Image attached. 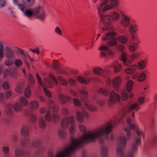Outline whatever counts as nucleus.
<instances>
[{"mask_svg":"<svg viewBox=\"0 0 157 157\" xmlns=\"http://www.w3.org/2000/svg\"><path fill=\"white\" fill-rule=\"evenodd\" d=\"M121 23L122 25L124 27H128L130 25V18L125 15H123L121 20Z\"/></svg>","mask_w":157,"mask_h":157,"instance_id":"aec40b11","label":"nucleus"},{"mask_svg":"<svg viewBox=\"0 0 157 157\" xmlns=\"http://www.w3.org/2000/svg\"><path fill=\"white\" fill-rule=\"evenodd\" d=\"M53 67L56 70H58L60 67V63L58 62H53L52 63Z\"/></svg>","mask_w":157,"mask_h":157,"instance_id":"6e6d98bb","label":"nucleus"},{"mask_svg":"<svg viewBox=\"0 0 157 157\" xmlns=\"http://www.w3.org/2000/svg\"><path fill=\"white\" fill-rule=\"evenodd\" d=\"M23 87L21 83L17 84L15 88L16 92L18 94H21L22 93Z\"/></svg>","mask_w":157,"mask_h":157,"instance_id":"c03bdc74","label":"nucleus"},{"mask_svg":"<svg viewBox=\"0 0 157 157\" xmlns=\"http://www.w3.org/2000/svg\"><path fill=\"white\" fill-rule=\"evenodd\" d=\"M39 104L38 101L33 100L29 103V107L30 109L33 110H36L39 107Z\"/></svg>","mask_w":157,"mask_h":157,"instance_id":"5701e85b","label":"nucleus"},{"mask_svg":"<svg viewBox=\"0 0 157 157\" xmlns=\"http://www.w3.org/2000/svg\"><path fill=\"white\" fill-rule=\"evenodd\" d=\"M17 6L18 9L23 12H24L27 9L26 6L22 3H19Z\"/></svg>","mask_w":157,"mask_h":157,"instance_id":"3c124183","label":"nucleus"},{"mask_svg":"<svg viewBox=\"0 0 157 157\" xmlns=\"http://www.w3.org/2000/svg\"><path fill=\"white\" fill-rule=\"evenodd\" d=\"M29 119L30 121L33 123H36L37 121L36 117L34 114H31L30 115Z\"/></svg>","mask_w":157,"mask_h":157,"instance_id":"603ef678","label":"nucleus"},{"mask_svg":"<svg viewBox=\"0 0 157 157\" xmlns=\"http://www.w3.org/2000/svg\"><path fill=\"white\" fill-rule=\"evenodd\" d=\"M44 150V148L43 146H41L39 147L38 150L36 152L35 154V156L37 155L40 154H41L43 151Z\"/></svg>","mask_w":157,"mask_h":157,"instance_id":"bf43d9fd","label":"nucleus"},{"mask_svg":"<svg viewBox=\"0 0 157 157\" xmlns=\"http://www.w3.org/2000/svg\"><path fill=\"white\" fill-rule=\"evenodd\" d=\"M89 116L88 113L86 112L82 113L78 111L76 113V117L77 120L80 122H82L84 119V116L87 117Z\"/></svg>","mask_w":157,"mask_h":157,"instance_id":"f3484780","label":"nucleus"},{"mask_svg":"<svg viewBox=\"0 0 157 157\" xmlns=\"http://www.w3.org/2000/svg\"><path fill=\"white\" fill-rule=\"evenodd\" d=\"M7 75H9L12 78H15L17 75V72L15 68H12L5 71L4 72L3 77L5 78Z\"/></svg>","mask_w":157,"mask_h":157,"instance_id":"2eb2a0df","label":"nucleus"},{"mask_svg":"<svg viewBox=\"0 0 157 157\" xmlns=\"http://www.w3.org/2000/svg\"><path fill=\"white\" fill-rule=\"evenodd\" d=\"M3 57V46L1 44L0 45V61Z\"/></svg>","mask_w":157,"mask_h":157,"instance_id":"052dcab7","label":"nucleus"},{"mask_svg":"<svg viewBox=\"0 0 157 157\" xmlns=\"http://www.w3.org/2000/svg\"><path fill=\"white\" fill-rule=\"evenodd\" d=\"M48 106L52 111L55 112H57L59 110L58 105L52 100H49L48 101Z\"/></svg>","mask_w":157,"mask_h":157,"instance_id":"6ab92c4d","label":"nucleus"},{"mask_svg":"<svg viewBox=\"0 0 157 157\" xmlns=\"http://www.w3.org/2000/svg\"><path fill=\"white\" fill-rule=\"evenodd\" d=\"M33 15H34L33 9L31 10L26 9L23 13V15L29 18H30Z\"/></svg>","mask_w":157,"mask_h":157,"instance_id":"2f4dec72","label":"nucleus"},{"mask_svg":"<svg viewBox=\"0 0 157 157\" xmlns=\"http://www.w3.org/2000/svg\"><path fill=\"white\" fill-rule=\"evenodd\" d=\"M74 104L76 106H80L81 105V102L80 101L77 99H74L73 100Z\"/></svg>","mask_w":157,"mask_h":157,"instance_id":"338daca9","label":"nucleus"},{"mask_svg":"<svg viewBox=\"0 0 157 157\" xmlns=\"http://www.w3.org/2000/svg\"><path fill=\"white\" fill-rule=\"evenodd\" d=\"M23 59L25 65L27 67V68L28 69H30V66L29 62L27 60V59L28 58V55L26 54L24 52L21 55Z\"/></svg>","mask_w":157,"mask_h":157,"instance_id":"7c9ffc66","label":"nucleus"},{"mask_svg":"<svg viewBox=\"0 0 157 157\" xmlns=\"http://www.w3.org/2000/svg\"><path fill=\"white\" fill-rule=\"evenodd\" d=\"M128 126L125 128L124 131L127 138L124 136H121L119 138V147L117 148V157H134L136 152L138 146L141 144L140 137H143V133L136 128L135 125L130 124L131 119L127 120ZM101 157H108V148L104 146L100 148Z\"/></svg>","mask_w":157,"mask_h":157,"instance_id":"f257e3e1","label":"nucleus"},{"mask_svg":"<svg viewBox=\"0 0 157 157\" xmlns=\"http://www.w3.org/2000/svg\"><path fill=\"white\" fill-rule=\"evenodd\" d=\"M22 2L27 6H30L33 5L35 0H22Z\"/></svg>","mask_w":157,"mask_h":157,"instance_id":"49530a36","label":"nucleus"},{"mask_svg":"<svg viewBox=\"0 0 157 157\" xmlns=\"http://www.w3.org/2000/svg\"><path fill=\"white\" fill-rule=\"evenodd\" d=\"M41 142L40 140L33 141L32 144H30V140L28 138L22 139L20 141V145L22 147L26 146L29 147H38L41 144Z\"/></svg>","mask_w":157,"mask_h":157,"instance_id":"9d476101","label":"nucleus"},{"mask_svg":"<svg viewBox=\"0 0 157 157\" xmlns=\"http://www.w3.org/2000/svg\"><path fill=\"white\" fill-rule=\"evenodd\" d=\"M59 99L60 102L63 104H65L68 101L71 100L70 97L64 96L61 94H59L58 95Z\"/></svg>","mask_w":157,"mask_h":157,"instance_id":"393cba45","label":"nucleus"},{"mask_svg":"<svg viewBox=\"0 0 157 157\" xmlns=\"http://www.w3.org/2000/svg\"><path fill=\"white\" fill-rule=\"evenodd\" d=\"M75 118L72 116L64 117L61 122V126L64 128H67L69 125L71 126L69 128V132L71 134H73L75 132Z\"/></svg>","mask_w":157,"mask_h":157,"instance_id":"0eeeda50","label":"nucleus"},{"mask_svg":"<svg viewBox=\"0 0 157 157\" xmlns=\"http://www.w3.org/2000/svg\"><path fill=\"white\" fill-rule=\"evenodd\" d=\"M121 96L122 100L125 101L127 99L128 96L125 90H123L121 92Z\"/></svg>","mask_w":157,"mask_h":157,"instance_id":"8fccbe9b","label":"nucleus"},{"mask_svg":"<svg viewBox=\"0 0 157 157\" xmlns=\"http://www.w3.org/2000/svg\"><path fill=\"white\" fill-rule=\"evenodd\" d=\"M109 0H103L101 3L97 5V8L99 13L112 9V6L108 4Z\"/></svg>","mask_w":157,"mask_h":157,"instance_id":"9b49d317","label":"nucleus"},{"mask_svg":"<svg viewBox=\"0 0 157 157\" xmlns=\"http://www.w3.org/2000/svg\"><path fill=\"white\" fill-rule=\"evenodd\" d=\"M111 18L112 21H117L119 19L120 17V13L116 11H113L110 13Z\"/></svg>","mask_w":157,"mask_h":157,"instance_id":"b1692460","label":"nucleus"},{"mask_svg":"<svg viewBox=\"0 0 157 157\" xmlns=\"http://www.w3.org/2000/svg\"><path fill=\"white\" fill-rule=\"evenodd\" d=\"M46 12L44 10L42 11L36 17L40 21H43L45 18Z\"/></svg>","mask_w":157,"mask_h":157,"instance_id":"e433bc0d","label":"nucleus"},{"mask_svg":"<svg viewBox=\"0 0 157 157\" xmlns=\"http://www.w3.org/2000/svg\"><path fill=\"white\" fill-rule=\"evenodd\" d=\"M62 112L63 114L65 115H67L69 113L68 109L66 108H63L62 109Z\"/></svg>","mask_w":157,"mask_h":157,"instance_id":"680f3d73","label":"nucleus"},{"mask_svg":"<svg viewBox=\"0 0 157 157\" xmlns=\"http://www.w3.org/2000/svg\"><path fill=\"white\" fill-rule=\"evenodd\" d=\"M138 48V44L136 43H134L131 44L129 47V49L131 52H134Z\"/></svg>","mask_w":157,"mask_h":157,"instance_id":"09e8293b","label":"nucleus"},{"mask_svg":"<svg viewBox=\"0 0 157 157\" xmlns=\"http://www.w3.org/2000/svg\"><path fill=\"white\" fill-rule=\"evenodd\" d=\"M31 94L30 86L28 85L25 88L24 92L25 96L27 98H29Z\"/></svg>","mask_w":157,"mask_h":157,"instance_id":"58836bf2","label":"nucleus"},{"mask_svg":"<svg viewBox=\"0 0 157 157\" xmlns=\"http://www.w3.org/2000/svg\"><path fill=\"white\" fill-rule=\"evenodd\" d=\"M5 55L6 57L8 59H14L15 54L12 49L6 46L5 48Z\"/></svg>","mask_w":157,"mask_h":157,"instance_id":"dca6fc26","label":"nucleus"},{"mask_svg":"<svg viewBox=\"0 0 157 157\" xmlns=\"http://www.w3.org/2000/svg\"><path fill=\"white\" fill-rule=\"evenodd\" d=\"M92 71L93 73L95 75H101L104 78H106L108 80V82L109 83L110 82V79L107 76L106 71L103 70L101 68L98 67H94Z\"/></svg>","mask_w":157,"mask_h":157,"instance_id":"ddd939ff","label":"nucleus"},{"mask_svg":"<svg viewBox=\"0 0 157 157\" xmlns=\"http://www.w3.org/2000/svg\"><path fill=\"white\" fill-rule=\"evenodd\" d=\"M148 63L146 60H141L137 63V66L140 70L144 69L147 64Z\"/></svg>","mask_w":157,"mask_h":157,"instance_id":"bb28decb","label":"nucleus"},{"mask_svg":"<svg viewBox=\"0 0 157 157\" xmlns=\"http://www.w3.org/2000/svg\"><path fill=\"white\" fill-rule=\"evenodd\" d=\"M50 78H45L43 80V83L41 81V79L38 74H36V78L40 85L43 87V89L45 94L46 96L48 98H51L52 95L51 93L44 86V85L48 88H51L54 86V82L56 85H57L58 82L56 78L52 75H49Z\"/></svg>","mask_w":157,"mask_h":157,"instance_id":"39448f33","label":"nucleus"},{"mask_svg":"<svg viewBox=\"0 0 157 157\" xmlns=\"http://www.w3.org/2000/svg\"><path fill=\"white\" fill-rule=\"evenodd\" d=\"M102 13H99L100 15L101 20L103 22L105 27L102 28L103 31L108 30L109 32L107 33L102 38L103 41L107 40L106 44L110 46H116L117 44V39L115 37L116 33L112 32L110 25L112 21L111 17L109 15H103Z\"/></svg>","mask_w":157,"mask_h":157,"instance_id":"20e7f679","label":"nucleus"},{"mask_svg":"<svg viewBox=\"0 0 157 157\" xmlns=\"http://www.w3.org/2000/svg\"><path fill=\"white\" fill-rule=\"evenodd\" d=\"M146 77V74L144 72H142L139 75L138 80L140 82H142L145 80Z\"/></svg>","mask_w":157,"mask_h":157,"instance_id":"72a5a7b5","label":"nucleus"},{"mask_svg":"<svg viewBox=\"0 0 157 157\" xmlns=\"http://www.w3.org/2000/svg\"><path fill=\"white\" fill-rule=\"evenodd\" d=\"M44 10L43 8L41 6H39L33 9L34 15L37 16Z\"/></svg>","mask_w":157,"mask_h":157,"instance_id":"c85d7f7f","label":"nucleus"},{"mask_svg":"<svg viewBox=\"0 0 157 157\" xmlns=\"http://www.w3.org/2000/svg\"><path fill=\"white\" fill-rule=\"evenodd\" d=\"M118 39L121 43L125 44L128 41L127 37L125 36H121L118 37Z\"/></svg>","mask_w":157,"mask_h":157,"instance_id":"a18cd8bd","label":"nucleus"},{"mask_svg":"<svg viewBox=\"0 0 157 157\" xmlns=\"http://www.w3.org/2000/svg\"><path fill=\"white\" fill-rule=\"evenodd\" d=\"M68 81L69 84L71 85H75L76 84V81L74 79L69 78L68 79Z\"/></svg>","mask_w":157,"mask_h":157,"instance_id":"e2e57ef3","label":"nucleus"},{"mask_svg":"<svg viewBox=\"0 0 157 157\" xmlns=\"http://www.w3.org/2000/svg\"><path fill=\"white\" fill-rule=\"evenodd\" d=\"M133 82L131 80L128 81L126 85V90L128 92L131 91L133 88Z\"/></svg>","mask_w":157,"mask_h":157,"instance_id":"473e14b6","label":"nucleus"},{"mask_svg":"<svg viewBox=\"0 0 157 157\" xmlns=\"http://www.w3.org/2000/svg\"><path fill=\"white\" fill-rule=\"evenodd\" d=\"M98 93L104 96H109V98L107 100L108 106H111L115 104L117 101H119L120 97L114 91H109L104 88H100L97 90Z\"/></svg>","mask_w":157,"mask_h":157,"instance_id":"423d86ee","label":"nucleus"},{"mask_svg":"<svg viewBox=\"0 0 157 157\" xmlns=\"http://www.w3.org/2000/svg\"><path fill=\"white\" fill-rule=\"evenodd\" d=\"M138 29V26L135 24H133L129 26V30L130 33L133 34L136 32Z\"/></svg>","mask_w":157,"mask_h":157,"instance_id":"c756f323","label":"nucleus"},{"mask_svg":"<svg viewBox=\"0 0 157 157\" xmlns=\"http://www.w3.org/2000/svg\"><path fill=\"white\" fill-rule=\"evenodd\" d=\"M39 125L42 129H44L46 127V124L44 120L42 118H40L39 120Z\"/></svg>","mask_w":157,"mask_h":157,"instance_id":"ea45409f","label":"nucleus"},{"mask_svg":"<svg viewBox=\"0 0 157 157\" xmlns=\"http://www.w3.org/2000/svg\"><path fill=\"white\" fill-rule=\"evenodd\" d=\"M20 103L24 106H27L28 104L27 99L24 97H21L20 98Z\"/></svg>","mask_w":157,"mask_h":157,"instance_id":"37998d69","label":"nucleus"},{"mask_svg":"<svg viewBox=\"0 0 157 157\" xmlns=\"http://www.w3.org/2000/svg\"><path fill=\"white\" fill-rule=\"evenodd\" d=\"M13 108L15 111L20 112L22 110L20 104L18 102L16 103L13 105L12 103H9L6 106L5 110V115L8 117H12L13 115V112L12 110Z\"/></svg>","mask_w":157,"mask_h":157,"instance_id":"1a4fd4ad","label":"nucleus"},{"mask_svg":"<svg viewBox=\"0 0 157 157\" xmlns=\"http://www.w3.org/2000/svg\"><path fill=\"white\" fill-rule=\"evenodd\" d=\"M28 78L29 82L32 84H34L35 82V80L33 76L30 74L28 75Z\"/></svg>","mask_w":157,"mask_h":157,"instance_id":"13d9d810","label":"nucleus"},{"mask_svg":"<svg viewBox=\"0 0 157 157\" xmlns=\"http://www.w3.org/2000/svg\"><path fill=\"white\" fill-rule=\"evenodd\" d=\"M76 78L78 82L86 84H89L91 81H93L94 82L100 81L98 77L94 76L87 78L83 76H77Z\"/></svg>","mask_w":157,"mask_h":157,"instance_id":"f8f14e48","label":"nucleus"},{"mask_svg":"<svg viewBox=\"0 0 157 157\" xmlns=\"http://www.w3.org/2000/svg\"><path fill=\"white\" fill-rule=\"evenodd\" d=\"M6 98H9L12 95V93L10 90H7L5 92Z\"/></svg>","mask_w":157,"mask_h":157,"instance_id":"774afa93","label":"nucleus"},{"mask_svg":"<svg viewBox=\"0 0 157 157\" xmlns=\"http://www.w3.org/2000/svg\"><path fill=\"white\" fill-rule=\"evenodd\" d=\"M111 66L113 67L115 73H117L120 71L122 67L121 65L117 61L111 64Z\"/></svg>","mask_w":157,"mask_h":157,"instance_id":"a878e982","label":"nucleus"},{"mask_svg":"<svg viewBox=\"0 0 157 157\" xmlns=\"http://www.w3.org/2000/svg\"><path fill=\"white\" fill-rule=\"evenodd\" d=\"M127 54L124 52H122L121 55L120 57V59L123 62L125 66H128L132 62V61L127 59Z\"/></svg>","mask_w":157,"mask_h":157,"instance_id":"4be33fe9","label":"nucleus"},{"mask_svg":"<svg viewBox=\"0 0 157 157\" xmlns=\"http://www.w3.org/2000/svg\"><path fill=\"white\" fill-rule=\"evenodd\" d=\"M140 109V106L139 104L137 102H135L132 104L128 106L123 111L121 115H117L115 116L113 119L110 121L106 124L102 125H105L109 124L111 127V131L108 133H106L103 136V143H101L99 139H97L98 140L100 144H102L104 142V140L106 139L110 141L113 140L114 138V137L113 134H111L109 137L108 134L112 131V129L113 127L115 126L119 123L122 121V118L123 117L126 116L128 112L132 111L134 110L135 111H138Z\"/></svg>","mask_w":157,"mask_h":157,"instance_id":"7ed1b4c3","label":"nucleus"},{"mask_svg":"<svg viewBox=\"0 0 157 157\" xmlns=\"http://www.w3.org/2000/svg\"><path fill=\"white\" fill-rule=\"evenodd\" d=\"M94 98L96 102L100 106H102L105 105V101L103 99L101 98H96L95 97Z\"/></svg>","mask_w":157,"mask_h":157,"instance_id":"4c0bfd02","label":"nucleus"},{"mask_svg":"<svg viewBox=\"0 0 157 157\" xmlns=\"http://www.w3.org/2000/svg\"><path fill=\"white\" fill-rule=\"evenodd\" d=\"M136 68L137 66L136 65H132L127 68L125 70V72L128 74H131L136 71Z\"/></svg>","mask_w":157,"mask_h":157,"instance_id":"cd10ccee","label":"nucleus"},{"mask_svg":"<svg viewBox=\"0 0 157 157\" xmlns=\"http://www.w3.org/2000/svg\"><path fill=\"white\" fill-rule=\"evenodd\" d=\"M55 32L57 34L60 36H61L63 35L62 31L59 26H56L55 27Z\"/></svg>","mask_w":157,"mask_h":157,"instance_id":"864d4df0","label":"nucleus"},{"mask_svg":"<svg viewBox=\"0 0 157 157\" xmlns=\"http://www.w3.org/2000/svg\"><path fill=\"white\" fill-rule=\"evenodd\" d=\"M79 92L81 96L80 99L83 102L85 103V107L90 111L92 112L96 111L97 109V107L94 105L87 103L88 102L87 98L88 96L87 92L83 89L79 90Z\"/></svg>","mask_w":157,"mask_h":157,"instance_id":"6e6552de","label":"nucleus"},{"mask_svg":"<svg viewBox=\"0 0 157 157\" xmlns=\"http://www.w3.org/2000/svg\"><path fill=\"white\" fill-rule=\"evenodd\" d=\"M112 82L114 89L117 91H118L121 82V79L119 77H117L113 79Z\"/></svg>","mask_w":157,"mask_h":157,"instance_id":"412c9836","label":"nucleus"},{"mask_svg":"<svg viewBox=\"0 0 157 157\" xmlns=\"http://www.w3.org/2000/svg\"><path fill=\"white\" fill-rule=\"evenodd\" d=\"M57 78L59 83L63 86H66L67 85V82L65 79L61 76H59Z\"/></svg>","mask_w":157,"mask_h":157,"instance_id":"c9c22d12","label":"nucleus"},{"mask_svg":"<svg viewBox=\"0 0 157 157\" xmlns=\"http://www.w3.org/2000/svg\"><path fill=\"white\" fill-rule=\"evenodd\" d=\"M99 50L105 51L110 55H112L113 54V52L109 49V48L104 45L101 46L99 48Z\"/></svg>","mask_w":157,"mask_h":157,"instance_id":"f704fd0d","label":"nucleus"},{"mask_svg":"<svg viewBox=\"0 0 157 157\" xmlns=\"http://www.w3.org/2000/svg\"><path fill=\"white\" fill-rule=\"evenodd\" d=\"M58 134L59 136L61 138H64L66 136V133L65 131L62 129H59Z\"/></svg>","mask_w":157,"mask_h":157,"instance_id":"a19ab883","label":"nucleus"},{"mask_svg":"<svg viewBox=\"0 0 157 157\" xmlns=\"http://www.w3.org/2000/svg\"><path fill=\"white\" fill-rule=\"evenodd\" d=\"M21 135L24 137L28 136L30 134V129L29 128L27 125H23L20 129Z\"/></svg>","mask_w":157,"mask_h":157,"instance_id":"a211bd4d","label":"nucleus"},{"mask_svg":"<svg viewBox=\"0 0 157 157\" xmlns=\"http://www.w3.org/2000/svg\"><path fill=\"white\" fill-rule=\"evenodd\" d=\"M79 128L83 134L79 139L71 138V143L70 145L64 150L57 152L54 157L51 151L48 152V157H71V155L76 150L82 147L83 143H88L94 142L97 139L103 143V136L111 131V127L107 124L101 125L92 131H86V127L82 125H79Z\"/></svg>","mask_w":157,"mask_h":157,"instance_id":"f03ea898","label":"nucleus"},{"mask_svg":"<svg viewBox=\"0 0 157 157\" xmlns=\"http://www.w3.org/2000/svg\"><path fill=\"white\" fill-rule=\"evenodd\" d=\"M110 5L112 6V9L113 7H117L119 5V3L118 0H109Z\"/></svg>","mask_w":157,"mask_h":157,"instance_id":"79ce46f5","label":"nucleus"},{"mask_svg":"<svg viewBox=\"0 0 157 157\" xmlns=\"http://www.w3.org/2000/svg\"><path fill=\"white\" fill-rule=\"evenodd\" d=\"M29 50L33 53H35L39 55L40 53V52L39 51V48L38 47H36L34 49L30 48Z\"/></svg>","mask_w":157,"mask_h":157,"instance_id":"69168bd1","label":"nucleus"},{"mask_svg":"<svg viewBox=\"0 0 157 157\" xmlns=\"http://www.w3.org/2000/svg\"><path fill=\"white\" fill-rule=\"evenodd\" d=\"M2 150L4 154L7 153H9L10 148L8 146H3L2 147Z\"/></svg>","mask_w":157,"mask_h":157,"instance_id":"5fc2aeb1","label":"nucleus"},{"mask_svg":"<svg viewBox=\"0 0 157 157\" xmlns=\"http://www.w3.org/2000/svg\"><path fill=\"white\" fill-rule=\"evenodd\" d=\"M6 59L5 62V64L7 66L11 65L13 63V59Z\"/></svg>","mask_w":157,"mask_h":157,"instance_id":"4d7b16f0","label":"nucleus"},{"mask_svg":"<svg viewBox=\"0 0 157 157\" xmlns=\"http://www.w3.org/2000/svg\"><path fill=\"white\" fill-rule=\"evenodd\" d=\"M14 63L16 67H19L22 65L23 62L21 59H16L14 60Z\"/></svg>","mask_w":157,"mask_h":157,"instance_id":"de8ad7c7","label":"nucleus"},{"mask_svg":"<svg viewBox=\"0 0 157 157\" xmlns=\"http://www.w3.org/2000/svg\"><path fill=\"white\" fill-rule=\"evenodd\" d=\"M46 120L48 121L56 122L59 121V116L57 114L52 113L49 111H48L45 116Z\"/></svg>","mask_w":157,"mask_h":157,"instance_id":"4468645a","label":"nucleus"},{"mask_svg":"<svg viewBox=\"0 0 157 157\" xmlns=\"http://www.w3.org/2000/svg\"><path fill=\"white\" fill-rule=\"evenodd\" d=\"M2 87L4 89H8L9 88V86L8 82L6 81L2 83Z\"/></svg>","mask_w":157,"mask_h":157,"instance_id":"0e129e2a","label":"nucleus"}]
</instances>
